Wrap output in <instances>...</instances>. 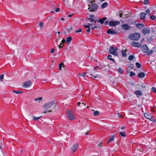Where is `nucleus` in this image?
Masks as SVG:
<instances>
[{"mask_svg": "<svg viewBox=\"0 0 156 156\" xmlns=\"http://www.w3.org/2000/svg\"><path fill=\"white\" fill-rule=\"evenodd\" d=\"M95 1H91L88 5V9L90 12H94L96 11L98 7V5L95 4Z\"/></svg>", "mask_w": 156, "mask_h": 156, "instance_id": "1", "label": "nucleus"}, {"mask_svg": "<svg viewBox=\"0 0 156 156\" xmlns=\"http://www.w3.org/2000/svg\"><path fill=\"white\" fill-rule=\"evenodd\" d=\"M142 50L144 53H147V55H149L153 52L152 50H149L146 44H144L142 47Z\"/></svg>", "mask_w": 156, "mask_h": 156, "instance_id": "2", "label": "nucleus"}, {"mask_svg": "<svg viewBox=\"0 0 156 156\" xmlns=\"http://www.w3.org/2000/svg\"><path fill=\"white\" fill-rule=\"evenodd\" d=\"M140 37L139 33H133L129 34L128 36V38L129 39H139Z\"/></svg>", "mask_w": 156, "mask_h": 156, "instance_id": "3", "label": "nucleus"}, {"mask_svg": "<svg viewBox=\"0 0 156 156\" xmlns=\"http://www.w3.org/2000/svg\"><path fill=\"white\" fill-rule=\"evenodd\" d=\"M117 50V48L116 47H111L109 50V53L113 55H114L115 56H118V53L116 51Z\"/></svg>", "mask_w": 156, "mask_h": 156, "instance_id": "4", "label": "nucleus"}, {"mask_svg": "<svg viewBox=\"0 0 156 156\" xmlns=\"http://www.w3.org/2000/svg\"><path fill=\"white\" fill-rule=\"evenodd\" d=\"M54 103L55 102L54 101L47 103L43 106V108L44 109H49L51 108L54 105Z\"/></svg>", "mask_w": 156, "mask_h": 156, "instance_id": "5", "label": "nucleus"}, {"mask_svg": "<svg viewBox=\"0 0 156 156\" xmlns=\"http://www.w3.org/2000/svg\"><path fill=\"white\" fill-rule=\"evenodd\" d=\"M67 116L70 120H73L75 119L74 112L72 111H68Z\"/></svg>", "mask_w": 156, "mask_h": 156, "instance_id": "6", "label": "nucleus"}, {"mask_svg": "<svg viewBox=\"0 0 156 156\" xmlns=\"http://www.w3.org/2000/svg\"><path fill=\"white\" fill-rule=\"evenodd\" d=\"M143 40L141 41V43L136 42V41H133L131 43V45L133 47L140 48L141 47L142 45L141 43L143 42Z\"/></svg>", "mask_w": 156, "mask_h": 156, "instance_id": "7", "label": "nucleus"}, {"mask_svg": "<svg viewBox=\"0 0 156 156\" xmlns=\"http://www.w3.org/2000/svg\"><path fill=\"white\" fill-rule=\"evenodd\" d=\"M142 31L144 35L148 34L150 33V28L149 27L144 28L143 29Z\"/></svg>", "mask_w": 156, "mask_h": 156, "instance_id": "8", "label": "nucleus"}, {"mask_svg": "<svg viewBox=\"0 0 156 156\" xmlns=\"http://www.w3.org/2000/svg\"><path fill=\"white\" fill-rule=\"evenodd\" d=\"M98 67H96L94 68L93 72H92V73H91L90 74V75L92 77H94V78H96L97 77H100V76L98 74H96L95 73V71L97 70V68H98Z\"/></svg>", "mask_w": 156, "mask_h": 156, "instance_id": "9", "label": "nucleus"}, {"mask_svg": "<svg viewBox=\"0 0 156 156\" xmlns=\"http://www.w3.org/2000/svg\"><path fill=\"white\" fill-rule=\"evenodd\" d=\"M79 146V144L78 143L74 145H73L71 148V150L72 152L74 153L75 151H76L77 149L78 148V147Z\"/></svg>", "mask_w": 156, "mask_h": 156, "instance_id": "10", "label": "nucleus"}, {"mask_svg": "<svg viewBox=\"0 0 156 156\" xmlns=\"http://www.w3.org/2000/svg\"><path fill=\"white\" fill-rule=\"evenodd\" d=\"M145 117L147 119H149L150 120H152L153 118L152 116L150 114L148 113H145L144 114Z\"/></svg>", "mask_w": 156, "mask_h": 156, "instance_id": "11", "label": "nucleus"}, {"mask_svg": "<svg viewBox=\"0 0 156 156\" xmlns=\"http://www.w3.org/2000/svg\"><path fill=\"white\" fill-rule=\"evenodd\" d=\"M31 84V82L30 81H27L24 83L23 86L25 87H28L30 86Z\"/></svg>", "mask_w": 156, "mask_h": 156, "instance_id": "12", "label": "nucleus"}, {"mask_svg": "<svg viewBox=\"0 0 156 156\" xmlns=\"http://www.w3.org/2000/svg\"><path fill=\"white\" fill-rule=\"evenodd\" d=\"M117 23H119V22L118 21L115 22L114 21H110L109 23V25L110 27H111V26L115 27V26H116V25H117Z\"/></svg>", "mask_w": 156, "mask_h": 156, "instance_id": "13", "label": "nucleus"}, {"mask_svg": "<svg viewBox=\"0 0 156 156\" xmlns=\"http://www.w3.org/2000/svg\"><path fill=\"white\" fill-rule=\"evenodd\" d=\"M133 93L136 95L137 97H138V96H141L143 95L141 91L139 90H135Z\"/></svg>", "mask_w": 156, "mask_h": 156, "instance_id": "14", "label": "nucleus"}, {"mask_svg": "<svg viewBox=\"0 0 156 156\" xmlns=\"http://www.w3.org/2000/svg\"><path fill=\"white\" fill-rule=\"evenodd\" d=\"M107 33L108 34H112L114 35L116 34V32L112 29H108L107 31Z\"/></svg>", "mask_w": 156, "mask_h": 156, "instance_id": "15", "label": "nucleus"}, {"mask_svg": "<svg viewBox=\"0 0 156 156\" xmlns=\"http://www.w3.org/2000/svg\"><path fill=\"white\" fill-rule=\"evenodd\" d=\"M122 27L124 30H128L130 29V27L128 25L126 24H123L122 25Z\"/></svg>", "mask_w": 156, "mask_h": 156, "instance_id": "16", "label": "nucleus"}, {"mask_svg": "<svg viewBox=\"0 0 156 156\" xmlns=\"http://www.w3.org/2000/svg\"><path fill=\"white\" fill-rule=\"evenodd\" d=\"M98 22H99L101 24H102L104 23V21L107 19V18L106 17H104L102 19H99L98 17Z\"/></svg>", "mask_w": 156, "mask_h": 156, "instance_id": "17", "label": "nucleus"}, {"mask_svg": "<svg viewBox=\"0 0 156 156\" xmlns=\"http://www.w3.org/2000/svg\"><path fill=\"white\" fill-rule=\"evenodd\" d=\"M115 135H112L108 139L107 143L109 144L113 142L114 140Z\"/></svg>", "mask_w": 156, "mask_h": 156, "instance_id": "18", "label": "nucleus"}, {"mask_svg": "<svg viewBox=\"0 0 156 156\" xmlns=\"http://www.w3.org/2000/svg\"><path fill=\"white\" fill-rule=\"evenodd\" d=\"M140 19H144L146 16V14L145 12H142L140 14Z\"/></svg>", "mask_w": 156, "mask_h": 156, "instance_id": "19", "label": "nucleus"}, {"mask_svg": "<svg viewBox=\"0 0 156 156\" xmlns=\"http://www.w3.org/2000/svg\"><path fill=\"white\" fill-rule=\"evenodd\" d=\"M90 20L91 23H92L93 22H94V23H95L96 22L98 21V17L97 18L95 17V18H92V19H87L86 20Z\"/></svg>", "mask_w": 156, "mask_h": 156, "instance_id": "20", "label": "nucleus"}, {"mask_svg": "<svg viewBox=\"0 0 156 156\" xmlns=\"http://www.w3.org/2000/svg\"><path fill=\"white\" fill-rule=\"evenodd\" d=\"M108 3L107 2H105L102 3L101 7L102 9H104L108 6Z\"/></svg>", "mask_w": 156, "mask_h": 156, "instance_id": "21", "label": "nucleus"}, {"mask_svg": "<svg viewBox=\"0 0 156 156\" xmlns=\"http://www.w3.org/2000/svg\"><path fill=\"white\" fill-rule=\"evenodd\" d=\"M145 76V73L143 72H141L139 73L138 76L139 78H141L144 77Z\"/></svg>", "mask_w": 156, "mask_h": 156, "instance_id": "22", "label": "nucleus"}, {"mask_svg": "<svg viewBox=\"0 0 156 156\" xmlns=\"http://www.w3.org/2000/svg\"><path fill=\"white\" fill-rule=\"evenodd\" d=\"M65 40L62 39L61 41V42L60 44V45H58V46L60 48H62L64 45V44L65 42Z\"/></svg>", "mask_w": 156, "mask_h": 156, "instance_id": "23", "label": "nucleus"}, {"mask_svg": "<svg viewBox=\"0 0 156 156\" xmlns=\"http://www.w3.org/2000/svg\"><path fill=\"white\" fill-rule=\"evenodd\" d=\"M126 50H122L121 51L122 57H125L126 55Z\"/></svg>", "mask_w": 156, "mask_h": 156, "instance_id": "24", "label": "nucleus"}, {"mask_svg": "<svg viewBox=\"0 0 156 156\" xmlns=\"http://www.w3.org/2000/svg\"><path fill=\"white\" fill-rule=\"evenodd\" d=\"M100 28V26L99 25H94V27H92L91 28V30H94L96 28Z\"/></svg>", "mask_w": 156, "mask_h": 156, "instance_id": "25", "label": "nucleus"}, {"mask_svg": "<svg viewBox=\"0 0 156 156\" xmlns=\"http://www.w3.org/2000/svg\"><path fill=\"white\" fill-rule=\"evenodd\" d=\"M43 99L42 97H39L37 98H34V101H41Z\"/></svg>", "mask_w": 156, "mask_h": 156, "instance_id": "26", "label": "nucleus"}, {"mask_svg": "<svg viewBox=\"0 0 156 156\" xmlns=\"http://www.w3.org/2000/svg\"><path fill=\"white\" fill-rule=\"evenodd\" d=\"M117 71L121 74H122L123 72V70L120 68H119L118 69Z\"/></svg>", "mask_w": 156, "mask_h": 156, "instance_id": "27", "label": "nucleus"}, {"mask_svg": "<svg viewBox=\"0 0 156 156\" xmlns=\"http://www.w3.org/2000/svg\"><path fill=\"white\" fill-rule=\"evenodd\" d=\"M39 26L42 29L44 27V23L42 22H40L39 23Z\"/></svg>", "mask_w": 156, "mask_h": 156, "instance_id": "28", "label": "nucleus"}, {"mask_svg": "<svg viewBox=\"0 0 156 156\" xmlns=\"http://www.w3.org/2000/svg\"><path fill=\"white\" fill-rule=\"evenodd\" d=\"M112 57V55H109L108 56V59L110 60L111 61L114 62V60L113 58H112L111 57Z\"/></svg>", "mask_w": 156, "mask_h": 156, "instance_id": "29", "label": "nucleus"}, {"mask_svg": "<svg viewBox=\"0 0 156 156\" xmlns=\"http://www.w3.org/2000/svg\"><path fill=\"white\" fill-rule=\"evenodd\" d=\"M100 112L98 111H95L94 112V115L95 116L98 115L99 114Z\"/></svg>", "mask_w": 156, "mask_h": 156, "instance_id": "30", "label": "nucleus"}, {"mask_svg": "<svg viewBox=\"0 0 156 156\" xmlns=\"http://www.w3.org/2000/svg\"><path fill=\"white\" fill-rule=\"evenodd\" d=\"M94 25V24H93L92 23L90 24V23H89L87 25H84V26L85 28H90V27L91 25Z\"/></svg>", "mask_w": 156, "mask_h": 156, "instance_id": "31", "label": "nucleus"}, {"mask_svg": "<svg viewBox=\"0 0 156 156\" xmlns=\"http://www.w3.org/2000/svg\"><path fill=\"white\" fill-rule=\"evenodd\" d=\"M134 56L133 55H131L129 56L128 58V59L129 60L131 61L134 58Z\"/></svg>", "mask_w": 156, "mask_h": 156, "instance_id": "32", "label": "nucleus"}, {"mask_svg": "<svg viewBox=\"0 0 156 156\" xmlns=\"http://www.w3.org/2000/svg\"><path fill=\"white\" fill-rule=\"evenodd\" d=\"M135 75V73L133 71H131L130 72L129 76H130L132 77Z\"/></svg>", "mask_w": 156, "mask_h": 156, "instance_id": "33", "label": "nucleus"}, {"mask_svg": "<svg viewBox=\"0 0 156 156\" xmlns=\"http://www.w3.org/2000/svg\"><path fill=\"white\" fill-rule=\"evenodd\" d=\"M136 66L138 68H140L141 67V64L138 62H136Z\"/></svg>", "mask_w": 156, "mask_h": 156, "instance_id": "34", "label": "nucleus"}, {"mask_svg": "<svg viewBox=\"0 0 156 156\" xmlns=\"http://www.w3.org/2000/svg\"><path fill=\"white\" fill-rule=\"evenodd\" d=\"M63 64L62 63H61L59 65V70H61V68L62 66H63V67H64V66H63Z\"/></svg>", "mask_w": 156, "mask_h": 156, "instance_id": "35", "label": "nucleus"}, {"mask_svg": "<svg viewBox=\"0 0 156 156\" xmlns=\"http://www.w3.org/2000/svg\"><path fill=\"white\" fill-rule=\"evenodd\" d=\"M41 116L38 117H35L34 116H33V119H34V120H38L41 118Z\"/></svg>", "mask_w": 156, "mask_h": 156, "instance_id": "36", "label": "nucleus"}, {"mask_svg": "<svg viewBox=\"0 0 156 156\" xmlns=\"http://www.w3.org/2000/svg\"><path fill=\"white\" fill-rule=\"evenodd\" d=\"M149 1L148 0H144V4L146 5L149 4Z\"/></svg>", "mask_w": 156, "mask_h": 156, "instance_id": "37", "label": "nucleus"}, {"mask_svg": "<svg viewBox=\"0 0 156 156\" xmlns=\"http://www.w3.org/2000/svg\"><path fill=\"white\" fill-rule=\"evenodd\" d=\"M87 73H85L83 74L80 73L79 75L83 77L85 76V75L87 74Z\"/></svg>", "mask_w": 156, "mask_h": 156, "instance_id": "38", "label": "nucleus"}, {"mask_svg": "<svg viewBox=\"0 0 156 156\" xmlns=\"http://www.w3.org/2000/svg\"><path fill=\"white\" fill-rule=\"evenodd\" d=\"M143 25L141 23L137 25V27L140 28L143 27Z\"/></svg>", "mask_w": 156, "mask_h": 156, "instance_id": "39", "label": "nucleus"}, {"mask_svg": "<svg viewBox=\"0 0 156 156\" xmlns=\"http://www.w3.org/2000/svg\"><path fill=\"white\" fill-rule=\"evenodd\" d=\"M120 134L122 136H126L125 133L124 132H120Z\"/></svg>", "mask_w": 156, "mask_h": 156, "instance_id": "40", "label": "nucleus"}, {"mask_svg": "<svg viewBox=\"0 0 156 156\" xmlns=\"http://www.w3.org/2000/svg\"><path fill=\"white\" fill-rule=\"evenodd\" d=\"M82 29L81 28H79L78 30L75 31L76 33H80L82 31Z\"/></svg>", "mask_w": 156, "mask_h": 156, "instance_id": "41", "label": "nucleus"}, {"mask_svg": "<svg viewBox=\"0 0 156 156\" xmlns=\"http://www.w3.org/2000/svg\"><path fill=\"white\" fill-rule=\"evenodd\" d=\"M150 10L149 9H147L146 11V14L147 15H149L150 13Z\"/></svg>", "mask_w": 156, "mask_h": 156, "instance_id": "42", "label": "nucleus"}, {"mask_svg": "<svg viewBox=\"0 0 156 156\" xmlns=\"http://www.w3.org/2000/svg\"><path fill=\"white\" fill-rule=\"evenodd\" d=\"M150 18L152 20H154L155 18V17L154 15H152L150 16Z\"/></svg>", "mask_w": 156, "mask_h": 156, "instance_id": "43", "label": "nucleus"}, {"mask_svg": "<svg viewBox=\"0 0 156 156\" xmlns=\"http://www.w3.org/2000/svg\"><path fill=\"white\" fill-rule=\"evenodd\" d=\"M151 90L154 92V93H156V88H155L154 87H153L152 88H151Z\"/></svg>", "mask_w": 156, "mask_h": 156, "instance_id": "44", "label": "nucleus"}, {"mask_svg": "<svg viewBox=\"0 0 156 156\" xmlns=\"http://www.w3.org/2000/svg\"><path fill=\"white\" fill-rule=\"evenodd\" d=\"M95 18V17H94V15H90L89 16V18H88V19H92V18Z\"/></svg>", "mask_w": 156, "mask_h": 156, "instance_id": "45", "label": "nucleus"}, {"mask_svg": "<svg viewBox=\"0 0 156 156\" xmlns=\"http://www.w3.org/2000/svg\"><path fill=\"white\" fill-rule=\"evenodd\" d=\"M4 75L3 74H2L0 76V79L1 81H3L2 80L4 78Z\"/></svg>", "mask_w": 156, "mask_h": 156, "instance_id": "46", "label": "nucleus"}, {"mask_svg": "<svg viewBox=\"0 0 156 156\" xmlns=\"http://www.w3.org/2000/svg\"><path fill=\"white\" fill-rule=\"evenodd\" d=\"M14 92L17 94H19L21 93L22 92L20 91H13Z\"/></svg>", "mask_w": 156, "mask_h": 156, "instance_id": "47", "label": "nucleus"}, {"mask_svg": "<svg viewBox=\"0 0 156 156\" xmlns=\"http://www.w3.org/2000/svg\"><path fill=\"white\" fill-rule=\"evenodd\" d=\"M71 40H67L66 43L68 44H69L70 42L71 41Z\"/></svg>", "mask_w": 156, "mask_h": 156, "instance_id": "48", "label": "nucleus"}, {"mask_svg": "<svg viewBox=\"0 0 156 156\" xmlns=\"http://www.w3.org/2000/svg\"><path fill=\"white\" fill-rule=\"evenodd\" d=\"M55 10L56 12H58L60 11V9L58 8H56Z\"/></svg>", "mask_w": 156, "mask_h": 156, "instance_id": "49", "label": "nucleus"}, {"mask_svg": "<svg viewBox=\"0 0 156 156\" xmlns=\"http://www.w3.org/2000/svg\"><path fill=\"white\" fill-rule=\"evenodd\" d=\"M54 51H55L54 49L53 48H52L51 49L50 52L52 54L54 52Z\"/></svg>", "mask_w": 156, "mask_h": 156, "instance_id": "50", "label": "nucleus"}, {"mask_svg": "<svg viewBox=\"0 0 156 156\" xmlns=\"http://www.w3.org/2000/svg\"><path fill=\"white\" fill-rule=\"evenodd\" d=\"M104 23L105 25H107L109 23V22L108 21H105Z\"/></svg>", "mask_w": 156, "mask_h": 156, "instance_id": "51", "label": "nucleus"}, {"mask_svg": "<svg viewBox=\"0 0 156 156\" xmlns=\"http://www.w3.org/2000/svg\"><path fill=\"white\" fill-rule=\"evenodd\" d=\"M51 110H48V111H45L44 112V113H47V112H51Z\"/></svg>", "mask_w": 156, "mask_h": 156, "instance_id": "52", "label": "nucleus"}, {"mask_svg": "<svg viewBox=\"0 0 156 156\" xmlns=\"http://www.w3.org/2000/svg\"><path fill=\"white\" fill-rule=\"evenodd\" d=\"M90 28H88L86 30V31L87 32H90Z\"/></svg>", "mask_w": 156, "mask_h": 156, "instance_id": "53", "label": "nucleus"}, {"mask_svg": "<svg viewBox=\"0 0 156 156\" xmlns=\"http://www.w3.org/2000/svg\"><path fill=\"white\" fill-rule=\"evenodd\" d=\"M127 15H126V14H124V15H123V18H124L125 17H127L128 16H127Z\"/></svg>", "mask_w": 156, "mask_h": 156, "instance_id": "54", "label": "nucleus"}, {"mask_svg": "<svg viewBox=\"0 0 156 156\" xmlns=\"http://www.w3.org/2000/svg\"><path fill=\"white\" fill-rule=\"evenodd\" d=\"M73 14H69L68 15V17H72L73 15Z\"/></svg>", "mask_w": 156, "mask_h": 156, "instance_id": "55", "label": "nucleus"}, {"mask_svg": "<svg viewBox=\"0 0 156 156\" xmlns=\"http://www.w3.org/2000/svg\"><path fill=\"white\" fill-rule=\"evenodd\" d=\"M122 16V13H120L119 14V16L120 17H121Z\"/></svg>", "mask_w": 156, "mask_h": 156, "instance_id": "56", "label": "nucleus"}, {"mask_svg": "<svg viewBox=\"0 0 156 156\" xmlns=\"http://www.w3.org/2000/svg\"><path fill=\"white\" fill-rule=\"evenodd\" d=\"M72 29V27H71L68 30V32H70V31Z\"/></svg>", "mask_w": 156, "mask_h": 156, "instance_id": "57", "label": "nucleus"}, {"mask_svg": "<svg viewBox=\"0 0 156 156\" xmlns=\"http://www.w3.org/2000/svg\"><path fill=\"white\" fill-rule=\"evenodd\" d=\"M66 39H72V37H67Z\"/></svg>", "mask_w": 156, "mask_h": 156, "instance_id": "58", "label": "nucleus"}, {"mask_svg": "<svg viewBox=\"0 0 156 156\" xmlns=\"http://www.w3.org/2000/svg\"><path fill=\"white\" fill-rule=\"evenodd\" d=\"M81 104V103L80 102H79L78 103V105L79 106H80Z\"/></svg>", "mask_w": 156, "mask_h": 156, "instance_id": "59", "label": "nucleus"}, {"mask_svg": "<svg viewBox=\"0 0 156 156\" xmlns=\"http://www.w3.org/2000/svg\"><path fill=\"white\" fill-rule=\"evenodd\" d=\"M125 128V127L124 126H122L121 127V129H123Z\"/></svg>", "mask_w": 156, "mask_h": 156, "instance_id": "60", "label": "nucleus"}, {"mask_svg": "<svg viewBox=\"0 0 156 156\" xmlns=\"http://www.w3.org/2000/svg\"><path fill=\"white\" fill-rule=\"evenodd\" d=\"M118 116L119 117H121V115H120V114H119V113H118Z\"/></svg>", "mask_w": 156, "mask_h": 156, "instance_id": "61", "label": "nucleus"}, {"mask_svg": "<svg viewBox=\"0 0 156 156\" xmlns=\"http://www.w3.org/2000/svg\"><path fill=\"white\" fill-rule=\"evenodd\" d=\"M98 146L99 147H101L102 146V144H99L98 145Z\"/></svg>", "mask_w": 156, "mask_h": 156, "instance_id": "62", "label": "nucleus"}, {"mask_svg": "<svg viewBox=\"0 0 156 156\" xmlns=\"http://www.w3.org/2000/svg\"><path fill=\"white\" fill-rule=\"evenodd\" d=\"M65 20V19H64V18H62L61 19V20Z\"/></svg>", "mask_w": 156, "mask_h": 156, "instance_id": "63", "label": "nucleus"}, {"mask_svg": "<svg viewBox=\"0 0 156 156\" xmlns=\"http://www.w3.org/2000/svg\"><path fill=\"white\" fill-rule=\"evenodd\" d=\"M57 33L58 34V35H59L60 34V32L59 31H58L57 32Z\"/></svg>", "mask_w": 156, "mask_h": 156, "instance_id": "64", "label": "nucleus"}]
</instances>
